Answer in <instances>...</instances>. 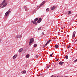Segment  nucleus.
<instances>
[{"label": "nucleus", "instance_id": "18", "mask_svg": "<svg viewBox=\"0 0 77 77\" xmlns=\"http://www.w3.org/2000/svg\"><path fill=\"white\" fill-rule=\"evenodd\" d=\"M37 46V45L36 44H35L34 45V47H36V46Z\"/></svg>", "mask_w": 77, "mask_h": 77}, {"label": "nucleus", "instance_id": "36", "mask_svg": "<svg viewBox=\"0 0 77 77\" xmlns=\"http://www.w3.org/2000/svg\"><path fill=\"white\" fill-rule=\"evenodd\" d=\"M37 24H38V23H35V25H37Z\"/></svg>", "mask_w": 77, "mask_h": 77}, {"label": "nucleus", "instance_id": "21", "mask_svg": "<svg viewBox=\"0 0 77 77\" xmlns=\"http://www.w3.org/2000/svg\"><path fill=\"white\" fill-rule=\"evenodd\" d=\"M36 23V21H33V24H35Z\"/></svg>", "mask_w": 77, "mask_h": 77}, {"label": "nucleus", "instance_id": "35", "mask_svg": "<svg viewBox=\"0 0 77 77\" xmlns=\"http://www.w3.org/2000/svg\"><path fill=\"white\" fill-rule=\"evenodd\" d=\"M58 60H59V59H57V61H58Z\"/></svg>", "mask_w": 77, "mask_h": 77}, {"label": "nucleus", "instance_id": "22", "mask_svg": "<svg viewBox=\"0 0 77 77\" xmlns=\"http://www.w3.org/2000/svg\"><path fill=\"white\" fill-rule=\"evenodd\" d=\"M44 32H42V35H44Z\"/></svg>", "mask_w": 77, "mask_h": 77}, {"label": "nucleus", "instance_id": "12", "mask_svg": "<svg viewBox=\"0 0 77 77\" xmlns=\"http://www.w3.org/2000/svg\"><path fill=\"white\" fill-rule=\"evenodd\" d=\"M26 73V70L23 71V72H22V74H25V73Z\"/></svg>", "mask_w": 77, "mask_h": 77}, {"label": "nucleus", "instance_id": "23", "mask_svg": "<svg viewBox=\"0 0 77 77\" xmlns=\"http://www.w3.org/2000/svg\"><path fill=\"white\" fill-rule=\"evenodd\" d=\"M48 43L47 42L45 44V46H47V45L48 44Z\"/></svg>", "mask_w": 77, "mask_h": 77}, {"label": "nucleus", "instance_id": "13", "mask_svg": "<svg viewBox=\"0 0 77 77\" xmlns=\"http://www.w3.org/2000/svg\"><path fill=\"white\" fill-rule=\"evenodd\" d=\"M26 58H29V54H27L26 56Z\"/></svg>", "mask_w": 77, "mask_h": 77}, {"label": "nucleus", "instance_id": "16", "mask_svg": "<svg viewBox=\"0 0 77 77\" xmlns=\"http://www.w3.org/2000/svg\"><path fill=\"white\" fill-rule=\"evenodd\" d=\"M55 48H58V45H55Z\"/></svg>", "mask_w": 77, "mask_h": 77}, {"label": "nucleus", "instance_id": "10", "mask_svg": "<svg viewBox=\"0 0 77 77\" xmlns=\"http://www.w3.org/2000/svg\"><path fill=\"white\" fill-rule=\"evenodd\" d=\"M17 55L15 54V55H14L13 56V59H15L16 57H17Z\"/></svg>", "mask_w": 77, "mask_h": 77}, {"label": "nucleus", "instance_id": "40", "mask_svg": "<svg viewBox=\"0 0 77 77\" xmlns=\"http://www.w3.org/2000/svg\"><path fill=\"white\" fill-rule=\"evenodd\" d=\"M54 77H56V76H54Z\"/></svg>", "mask_w": 77, "mask_h": 77}, {"label": "nucleus", "instance_id": "20", "mask_svg": "<svg viewBox=\"0 0 77 77\" xmlns=\"http://www.w3.org/2000/svg\"><path fill=\"white\" fill-rule=\"evenodd\" d=\"M40 22H41V21H40L39 20H38L37 21L38 23H40Z\"/></svg>", "mask_w": 77, "mask_h": 77}, {"label": "nucleus", "instance_id": "9", "mask_svg": "<svg viewBox=\"0 0 77 77\" xmlns=\"http://www.w3.org/2000/svg\"><path fill=\"white\" fill-rule=\"evenodd\" d=\"M56 8V7L54 6H53L51 8V10H53V9H55V8Z\"/></svg>", "mask_w": 77, "mask_h": 77}, {"label": "nucleus", "instance_id": "27", "mask_svg": "<svg viewBox=\"0 0 77 77\" xmlns=\"http://www.w3.org/2000/svg\"><path fill=\"white\" fill-rule=\"evenodd\" d=\"M25 11H27V8H26L25 10Z\"/></svg>", "mask_w": 77, "mask_h": 77}, {"label": "nucleus", "instance_id": "8", "mask_svg": "<svg viewBox=\"0 0 77 77\" xmlns=\"http://www.w3.org/2000/svg\"><path fill=\"white\" fill-rule=\"evenodd\" d=\"M64 63V62L62 61H60L59 63L60 65H63Z\"/></svg>", "mask_w": 77, "mask_h": 77}, {"label": "nucleus", "instance_id": "34", "mask_svg": "<svg viewBox=\"0 0 77 77\" xmlns=\"http://www.w3.org/2000/svg\"><path fill=\"white\" fill-rule=\"evenodd\" d=\"M1 42H2V40L0 39V43H1Z\"/></svg>", "mask_w": 77, "mask_h": 77}, {"label": "nucleus", "instance_id": "39", "mask_svg": "<svg viewBox=\"0 0 77 77\" xmlns=\"http://www.w3.org/2000/svg\"><path fill=\"white\" fill-rule=\"evenodd\" d=\"M60 77V76H59V77Z\"/></svg>", "mask_w": 77, "mask_h": 77}, {"label": "nucleus", "instance_id": "7", "mask_svg": "<svg viewBox=\"0 0 77 77\" xmlns=\"http://www.w3.org/2000/svg\"><path fill=\"white\" fill-rule=\"evenodd\" d=\"M16 37L17 38H21L22 36L21 35H16Z\"/></svg>", "mask_w": 77, "mask_h": 77}, {"label": "nucleus", "instance_id": "17", "mask_svg": "<svg viewBox=\"0 0 77 77\" xmlns=\"http://www.w3.org/2000/svg\"><path fill=\"white\" fill-rule=\"evenodd\" d=\"M65 57L66 59H68V56L67 55H66Z\"/></svg>", "mask_w": 77, "mask_h": 77}, {"label": "nucleus", "instance_id": "38", "mask_svg": "<svg viewBox=\"0 0 77 77\" xmlns=\"http://www.w3.org/2000/svg\"><path fill=\"white\" fill-rule=\"evenodd\" d=\"M60 77H63V76H61Z\"/></svg>", "mask_w": 77, "mask_h": 77}, {"label": "nucleus", "instance_id": "14", "mask_svg": "<svg viewBox=\"0 0 77 77\" xmlns=\"http://www.w3.org/2000/svg\"><path fill=\"white\" fill-rule=\"evenodd\" d=\"M71 14V11H69L68 12V15H69V14Z\"/></svg>", "mask_w": 77, "mask_h": 77}, {"label": "nucleus", "instance_id": "37", "mask_svg": "<svg viewBox=\"0 0 77 77\" xmlns=\"http://www.w3.org/2000/svg\"><path fill=\"white\" fill-rule=\"evenodd\" d=\"M77 41V38L75 40V41L76 42Z\"/></svg>", "mask_w": 77, "mask_h": 77}, {"label": "nucleus", "instance_id": "2", "mask_svg": "<svg viewBox=\"0 0 77 77\" xmlns=\"http://www.w3.org/2000/svg\"><path fill=\"white\" fill-rule=\"evenodd\" d=\"M34 39L33 38H31L30 39L29 43V45H30L32 44V43L34 41Z\"/></svg>", "mask_w": 77, "mask_h": 77}, {"label": "nucleus", "instance_id": "33", "mask_svg": "<svg viewBox=\"0 0 77 77\" xmlns=\"http://www.w3.org/2000/svg\"><path fill=\"white\" fill-rule=\"evenodd\" d=\"M50 67V66H48L47 67V68H48Z\"/></svg>", "mask_w": 77, "mask_h": 77}, {"label": "nucleus", "instance_id": "24", "mask_svg": "<svg viewBox=\"0 0 77 77\" xmlns=\"http://www.w3.org/2000/svg\"><path fill=\"white\" fill-rule=\"evenodd\" d=\"M41 27H40L38 29V30H41Z\"/></svg>", "mask_w": 77, "mask_h": 77}, {"label": "nucleus", "instance_id": "41", "mask_svg": "<svg viewBox=\"0 0 77 77\" xmlns=\"http://www.w3.org/2000/svg\"><path fill=\"white\" fill-rule=\"evenodd\" d=\"M55 59H56V58H55Z\"/></svg>", "mask_w": 77, "mask_h": 77}, {"label": "nucleus", "instance_id": "15", "mask_svg": "<svg viewBox=\"0 0 77 77\" xmlns=\"http://www.w3.org/2000/svg\"><path fill=\"white\" fill-rule=\"evenodd\" d=\"M38 20L41 22V21H42V18H40Z\"/></svg>", "mask_w": 77, "mask_h": 77}, {"label": "nucleus", "instance_id": "5", "mask_svg": "<svg viewBox=\"0 0 77 77\" xmlns=\"http://www.w3.org/2000/svg\"><path fill=\"white\" fill-rule=\"evenodd\" d=\"M75 31H74L72 36V39H73L75 37Z\"/></svg>", "mask_w": 77, "mask_h": 77}, {"label": "nucleus", "instance_id": "25", "mask_svg": "<svg viewBox=\"0 0 77 77\" xmlns=\"http://www.w3.org/2000/svg\"><path fill=\"white\" fill-rule=\"evenodd\" d=\"M36 58H38V55H36L35 56Z\"/></svg>", "mask_w": 77, "mask_h": 77}, {"label": "nucleus", "instance_id": "11", "mask_svg": "<svg viewBox=\"0 0 77 77\" xmlns=\"http://www.w3.org/2000/svg\"><path fill=\"white\" fill-rule=\"evenodd\" d=\"M38 19H39V18L38 17H37V18H36L34 20L35 21H38Z\"/></svg>", "mask_w": 77, "mask_h": 77}, {"label": "nucleus", "instance_id": "28", "mask_svg": "<svg viewBox=\"0 0 77 77\" xmlns=\"http://www.w3.org/2000/svg\"><path fill=\"white\" fill-rule=\"evenodd\" d=\"M50 56L51 57H52V56H53V54H50Z\"/></svg>", "mask_w": 77, "mask_h": 77}, {"label": "nucleus", "instance_id": "29", "mask_svg": "<svg viewBox=\"0 0 77 77\" xmlns=\"http://www.w3.org/2000/svg\"><path fill=\"white\" fill-rule=\"evenodd\" d=\"M70 48V46H69L68 47H67V48Z\"/></svg>", "mask_w": 77, "mask_h": 77}, {"label": "nucleus", "instance_id": "26", "mask_svg": "<svg viewBox=\"0 0 77 77\" xmlns=\"http://www.w3.org/2000/svg\"><path fill=\"white\" fill-rule=\"evenodd\" d=\"M32 23H33V21H32L31 22V23L32 24Z\"/></svg>", "mask_w": 77, "mask_h": 77}, {"label": "nucleus", "instance_id": "1", "mask_svg": "<svg viewBox=\"0 0 77 77\" xmlns=\"http://www.w3.org/2000/svg\"><path fill=\"white\" fill-rule=\"evenodd\" d=\"M5 2L6 1L4 0L2 2V3L0 4V8H3L5 7V6L7 5V3H5ZM4 3H5L4 4Z\"/></svg>", "mask_w": 77, "mask_h": 77}, {"label": "nucleus", "instance_id": "30", "mask_svg": "<svg viewBox=\"0 0 77 77\" xmlns=\"http://www.w3.org/2000/svg\"><path fill=\"white\" fill-rule=\"evenodd\" d=\"M48 44H49V43H50V42L49 41H48L47 42Z\"/></svg>", "mask_w": 77, "mask_h": 77}, {"label": "nucleus", "instance_id": "4", "mask_svg": "<svg viewBox=\"0 0 77 77\" xmlns=\"http://www.w3.org/2000/svg\"><path fill=\"white\" fill-rule=\"evenodd\" d=\"M45 3V1H43L41 4L40 5V6H37V9H39V8H40V7H41V6H42V5H44V3Z\"/></svg>", "mask_w": 77, "mask_h": 77}, {"label": "nucleus", "instance_id": "19", "mask_svg": "<svg viewBox=\"0 0 77 77\" xmlns=\"http://www.w3.org/2000/svg\"><path fill=\"white\" fill-rule=\"evenodd\" d=\"M49 11V8H47L46 9V11H47V12H48Z\"/></svg>", "mask_w": 77, "mask_h": 77}, {"label": "nucleus", "instance_id": "31", "mask_svg": "<svg viewBox=\"0 0 77 77\" xmlns=\"http://www.w3.org/2000/svg\"><path fill=\"white\" fill-rule=\"evenodd\" d=\"M26 8H27V7H26V6H25V7H24V9H26Z\"/></svg>", "mask_w": 77, "mask_h": 77}, {"label": "nucleus", "instance_id": "6", "mask_svg": "<svg viewBox=\"0 0 77 77\" xmlns=\"http://www.w3.org/2000/svg\"><path fill=\"white\" fill-rule=\"evenodd\" d=\"M23 51V48H21L18 51H19V53H20V52H21L22 51Z\"/></svg>", "mask_w": 77, "mask_h": 77}, {"label": "nucleus", "instance_id": "3", "mask_svg": "<svg viewBox=\"0 0 77 77\" xmlns=\"http://www.w3.org/2000/svg\"><path fill=\"white\" fill-rule=\"evenodd\" d=\"M10 9H9L5 14V17H6L8 15H9V13H10Z\"/></svg>", "mask_w": 77, "mask_h": 77}, {"label": "nucleus", "instance_id": "32", "mask_svg": "<svg viewBox=\"0 0 77 77\" xmlns=\"http://www.w3.org/2000/svg\"><path fill=\"white\" fill-rule=\"evenodd\" d=\"M51 39L49 40V41H48L49 42H51Z\"/></svg>", "mask_w": 77, "mask_h": 77}]
</instances>
